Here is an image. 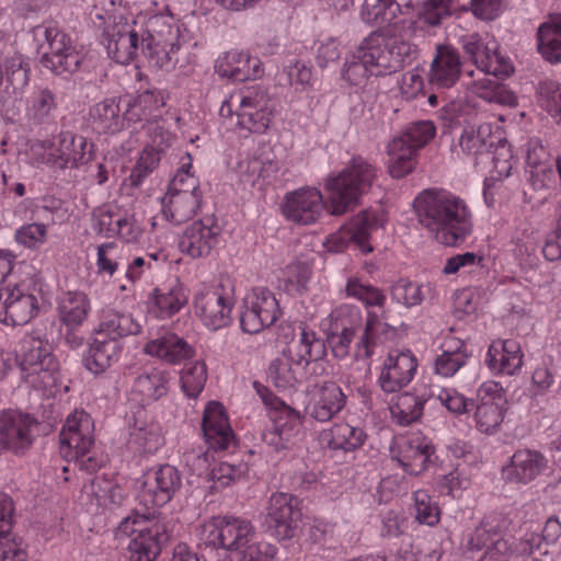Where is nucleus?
<instances>
[{
    "mask_svg": "<svg viewBox=\"0 0 561 561\" xmlns=\"http://www.w3.org/2000/svg\"><path fill=\"white\" fill-rule=\"evenodd\" d=\"M91 312V300L83 291L68 290L58 300V317L68 329L81 327Z\"/></svg>",
    "mask_w": 561,
    "mask_h": 561,
    "instance_id": "obj_49",
    "label": "nucleus"
},
{
    "mask_svg": "<svg viewBox=\"0 0 561 561\" xmlns=\"http://www.w3.org/2000/svg\"><path fill=\"white\" fill-rule=\"evenodd\" d=\"M494 144L489 124L468 125L463 127L458 138V148L474 165L484 164L488 161Z\"/></svg>",
    "mask_w": 561,
    "mask_h": 561,
    "instance_id": "obj_38",
    "label": "nucleus"
},
{
    "mask_svg": "<svg viewBox=\"0 0 561 561\" xmlns=\"http://www.w3.org/2000/svg\"><path fill=\"white\" fill-rule=\"evenodd\" d=\"M538 102L552 117H561V84L553 80L541 81L537 89Z\"/></svg>",
    "mask_w": 561,
    "mask_h": 561,
    "instance_id": "obj_64",
    "label": "nucleus"
},
{
    "mask_svg": "<svg viewBox=\"0 0 561 561\" xmlns=\"http://www.w3.org/2000/svg\"><path fill=\"white\" fill-rule=\"evenodd\" d=\"M92 148L93 145L85 137L61 133L58 142H54L55 167L64 169L87 163L92 157Z\"/></svg>",
    "mask_w": 561,
    "mask_h": 561,
    "instance_id": "obj_44",
    "label": "nucleus"
},
{
    "mask_svg": "<svg viewBox=\"0 0 561 561\" xmlns=\"http://www.w3.org/2000/svg\"><path fill=\"white\" fill-rule=\"evenodd\" d=\"M187 298L180 286L157 288L153 293L149 312L157 318H170L181 310Z\"/></svg>",
    "mask_w": 561,
    "mask_h": 561,
    "instance_id": "obj_59",
    "label": "nucleus"
},
{
    "mask_svg": "<svg viewBox=\"0 0 561 561\" xmlns=\"http://www.w3.org/2000/svg\"><path fill=\"white\" fill-rule=\"evenodd\" d=\"M433 454L432 442L421 433L396 437L390 447L391 458L412 476H417L427 468Z\"/></svg>",
    "mask_w": 561,
    "mask_h": 561,
    "instance_id": "obj_20",
    "label": "nucleus"
},
{
    "mask_svg": "<svg viewBox=\"0 0 561 561\" xmlns=\"http://www.w3.org/2000/svg\"><path fill=\"white\" fill-rule=\"evenodd\" d=\"M405 30L379 28L360 43V57L371 67V75L387 76L401 70L416 56V47Z\"/></svg>",
    "mask_w": 561,
    "mask_h": 561,
    "instance_id": "obj_4",
    "label": "nucleus"
},
{
    "mask_svg": "<svg viewBox=\"0 0 561 561\" xmlns=\"http://www.w3.org/2000/svg\"><path fill=\"white\" fill-rule=\"evenodd\" d=\"M122 351V341L95 329L83 356L84 367L92 374H102L119 359Z\"/></svg>",
    "mask_w": 561,
    "mask_h": 561,
    "instance_id": "obj_35",
    "label": "nucleus"
},
{
    "mask_svg": "<svg viewBox=\"0 0 561 561\" xmlns=\"http://www.w3.org/2000/svg\"><path fill=\"white\" fill-rule=\"evenodd\" d=\"M469 89L474 95L489 103L508 107H514L518 104L517 96L513 91L490 78L474 80Z\"/></svg>",
    "mask_w": 561,
    "mask_h": 561,
    "instance_id": "obj_60",
    "label": "nucleus"
},
{
    "mask_svg": "<svg viewBox=\"0 0 561 561\" xmlns=\"http://www.w3.org/2000/svg\"><path fill=\"white\" fill-rule=\"evenodd\" d=\"M548 469V459L531 449L516 450L503 466L501 476L506 483L527 484Z\"/></svg>",
    "mask_w": 561,
    "mask_h": 561,
    "instance_id": "obj_31",
    "label": "nucleus"
},
{
    "mask_svg": "<svg viewBox=\"0 0 561 561\" xmlns=\"http://www.w3.org/2000/svg\"><path fill=\"white\" fill-rule=\"evenodd\" d=\"M537 49L548 62H561V14L550 15L538 26Z\"/></svg>",
    "mask_w": 561,
    "mask_h": 561,
    "instance_id": "obj_52",
    "label": "nucleus"
},
{
    "mask_svg": "<svg viewBox=\"0 0 561 561\" xmlns=\"http://www.w3.org/2000/svg\"><path fill=\"white\" fill-rule=\"evenodd\" d=\"M345 293L347 297L360 301L367 311L371 308L382 309L387 301V296L382 289L357 276L347 278Z\"/></svg>",
    "mask_w": 561,
    "mask_h": 561,
    "instance_id": "obj_58",
    "label": "nucleus"
},
{
    "mask_svg": "<svg viewBox=\"0 0 561 561\" xmlns=\"http://www.w3.org/2000/svg\"><path fill=\"white\" fill-rule=\"evenodd\" d=\"M141 329L142 325L131 313L112 308L102 309L96 328V330L118 341L128 335L139 334Z\"/></svg>",
    "mask_w": 561,
    "mask_h": 561,
    "instance_id": "obj_51",
    "label": "nucleus"
},
{
    "mask_svg": "<svg viewBox=\"0 0 561 561\" xmlns=\"http://www.w3.org/2000/svg\"><path fill=\"white\" fill-rule=\"evenodd\" d=\"M434 396V389L427 385H416L392 399L389 411L392 421L400 426H408L420 420L425 404Z\"/></svg>",
    "mask_w": 561,
    "mask_h": 561,
    "instance_id": "obj_34",
    "label": "nucleus"
},
{
    "mask_svg": "<svg viewBox=\"0 0 561 561\" xmlns=\"http://www.w3.org/2000/svg\"><path fill=\"white\" fill-rule=\"evenodd\" d=\"M142 25L125 18L114 20L102 33V44L111 59L121 65H129L141 51Z\"/></svg>",
    "mask_w": 561,
    "mask_h": 561,
    "instance_id": "obj_15",
    "label": "nucleus"
},
{
    "mask_svg": "<svg viewBox=\"0 0 561 561\" xmlns=\"http://www.w3.org/2000/svg\"><path fill=\"white\" fill-rule=\"evenodd\" d=\"M169 373L161 369H151L140 374L134 381L131 393L141 404L149 403L163 397L168 391Z\"/></svg>",
    "mask_w": 561,
    "mask_h": 561,
    "instance_id": "obj_55",
    "label": "nucleus"
},
{
    "mask_svg": "<svg viewBox=\"0 0 561 561\" xmlns=\"http://www.w3.org/2000/svg\"><path fill=\"white\" fill-rule=\"evenodd\" d=\"M180 28L170 14L150 16L141 31V51L159 68L172 65V55L180 48Z\"/></svg>",
    "mask_w": 561,
    "mask_h": 561,
    "instance_id": "obj_10",
    "label": "nucleus"
},
{
    "mask_svg": "<svg viewBox=\"0 0 561 561\" xmlns=\"http://www.w3.org/2000/svg\"><path fill=\"white\" fill-rule=\"evenodd\" d=\"M36 422L28 414L19 411H3L0 414V451L23 453L34 440Z\"/></svg>",
    "mask_w": 561,
    "mask_h": 561,
    "instance_id": "obj_28",
    "label": "nucleus"
},
{
    "mask_svg": "<svg viewBox=\"0 0 561 561\" xmlns=\"http://www.w3.org/2000/svg\"><path fill=\"white\" fill-rule=\"evenodd\" d=\"M460 44L477 69L484 75L508 77L513 72L511 60L499 51L495 39L484 42L479 34L472 33L461 36Z\"/></svg>",
    "mask_w": 561,
    "mask_h": 561,
    "instance_id": "obj_18",
    "label": "nucleus"
},
{
    "mask_svg": "<svg viewBox=\"0 0 561 561\" xmlns=\"http://www.w3.org/2000/svg\"><path fill=\"white\" fill-rule=\"evenodd\" d=\"M461 66L460 55L455 47L437 45L430 68V83L437 88H451L460 78Z\"/></svg>",
    "mask_w": 561,
    "mask_h": 561,
    "instance_id": "obj_40",
    "label": "nucleus"
},
{
    "mask_svg": "<svg viewBox=\"0 0 561 561\" xmlns=\"http://www.w3.org/2000/svg\"><path fill=\"white\" fill-rule=\"evenodd\" d=\"M126 128L133 124L142 123L148 135L159 126L157 118L164 106V96L158 90H146L137 95L126 94L119 96Z\"/></svg>",
    "mask_w": 561,
    "mask_h": 561,
    "instance_id": "obj_23",
    "label": "nucleus"
},
{
    "mask_svg": "<svg viewBox=\"0 0 561 561\" xmlns=\"http://www.w3.org/2000/svg\"><path fill=\"white\" fill-rule=\"evenodd\" d=\"M31 68L20 54L0 57V112L14 114L15 103L30 83Z\"/></svg>",
    "mask_w": 561,
    "mask_h": 561,
    "instance_id": "obj_17",
    "label": "nucleus"
},
{
    "mask_svg": "<svg viewBox=\"0 0 561 561\" xmlns=\"http://www.w3.org/2000/svg\"><path fill=\"white\" fill-rule=\"evenodd\" d=\"M301 378V364H298L293 355L284 352L282 356L271 362L268 366V379L279 390L295 389Z\"/></svg>",
    "mask_w": 561,
    "mask_h": 561,
    "instance_id": "obj_56",
    "label": "nucleus"
},
{
    "mask_svg": "<svg viewBox=\"0 0 561 561\" xmlns=\"http://www.w3.org/2000/svg\"><path fill=\"white\" fill-rule=\"evenodd\" d=\"M41 30L48 44V50L42 58L44 67L56 75L77 71L84 59L83 48L55 24L38 27Z\"/></svg>",
    "mask_w": 561,
    "mask_h": 561,
    "instance_id": "obj_13",
    "label": "nucleus"
},
{
    "mask_svg": "<svg viewBox=\"0 0 561 561\" xmlns=\"http://www.w3.org/2000/svg\"><path fill=\"white\" fill-rule=\"evenodd\" d=\"M215 67L219 76L236 81L254 79L262 72L257 58L239 50H231L218 58Z\"/></svg>",
    "mask_w": 561,
    "mask_h": 561,
    "instance_id": "obj_47",
    "label": "nucleus"
},
{
    "mask_svg": "<svg viewBox=\"0 0 561 561\" xmlns=\"http://www.w3.org/2000/svg\"><path fill=\"white\" fill-rule=\"evenodd\" d=\"M330 330H337L345 333L355 332L362 329V333L355 343L354 356L356 359H368L379 345L392 340L397 330L383 321L382 317L375 311L368 310L364 322L360 309L351 304H342L334 308L328 317Z\"/></svg>",
    "mask_w": 561,
    "mask_h": 561,
    "instance_id": "obj_2",
    "label": "nucleus"
},
{
    "mask_svg": "<svg viewBox=\"0 0 561 561\" xmlns=\"http://www.w3.org/2000/svg\"><path fill=\"white\" fill-rule=\"evenodd\" d=\"M280 314L275 295L265 287H255L243 299L240 327L243 332L255 334L273 325Z\"/></svg>",
    "mask_w": 561,
    "mask_h": 561,
    "instance_id": "obj_16",
    "label": "nucleus"
},
{
    "mask_svg": "<svg viewBox=\"0 0 561 561\" xmlns=\"http://www.w3.org/2000/svg\"><path fill=\"white\" fill-rule=\"evenodd\" d=\"M478 400L474 412L476 426L481 433L493 434L504 420L506 404L504 390L499 382L488 380L479 387Z\"/></svg>",
    "mask_w": 561,
    "mask_h": 561,
    "instance_id": "obj_24",
    "label": "nucleus"
},
{
    "mask_svg": "<svg viewBox=\"0 0 561 561\" xmlns=\"http://www.w3.org/2000/svg\"><path fill=\"white\" fill-rule=\"evenodd\" d=\"M416 369L417 360L411 351H392L380 367L377 383L385 393L400 392L412 381Z\"/></svg>",
    "mask_w": 561,
    "mask_h": 561,
    "instance_id": "obj_27",
    "label": "nucleus"
},
{
    "mask_svg": "<svg viewBox=\"0 0 561 561\" xmlns=\"http://www.w3.org/2000/svg\"><path fill=\"white\" fill-rule=\"evenodd\" d=\"M14 507L10 496L0 493V561H26L22 540L10 534Z\"/></svg>",
    "mask_w": 561,
    "mask_h": 561,
    "instance_id": "obj_42",
    "label": "nucleus"
},
{
    "mask_svg": "<svg viewBox=\"0 0 561 561\" xmlns=\"http://www.w3.org/2000/svg\"><path fill=\"white\" fill-rule=\"evenodd\" d=\"M43 296V282L27 276L13 287L0 288V322L8 325L28 323L38 311V299Z\"/></svg>",
    "mask_w": 561,
    "mask_h": 561,
    "instance_id": "obj_9",
    "label": "nucleus"
},
{
    "mask_svg": "<svg viewBox=\"0 0 561 561\" xmlns=\"http://www.w3.org/2000/svg\"><path fill=\"white\" fill-rule=\"evenodd\" d=\"M325 208L320 190L304 186L288 192L282 204V213L291 222L308 226L319 220Z\"/></svg>",
    "mask_w": 561,
    "mask_h": 561,
    "instance_id": "obj_22",
    "label": "nucleus"
},
{
    "mask_svg": "<svg viewBox=\"0 0 561 561\" xmlns=\"http://www.w3.org/2000/svg\"><path fill=\"white\" fill-rule=\"evenodd\" d=\"M253 388L263 403L270 409L268 416L272 425L285 436V440H290L294 444L302 433V417L300 413L275 397L267 387L259 381L253 382Z\"/></svg>",
    "mask_w": 561,
    "mask_h": 561,
    "instance_id": "obj_29",
    "label": "nucleus"
},
{
    "mask_svg": "<svg viewBox=\"0 0 561 561\" xmlns=\"http://www.w3.org/2000/svg\"><path fill=\"white\" fill-rule=\"evenodd\" d=\"M18 360L23 380L34 389L50 390L57 382L59 364L49 342L37 333L26 334Z\"/></svg>",
    "mask_w": 561,
    "mask_h": 561,
    "instance_id": "obj_7",
    "label": "nucleus"
},
{
    "mask_svg": "<svg viewBox=\"0 0 561 561\" xmlns=\"http://www.w3.org/2000/svg\"><path fill=\"white\" fill-rule=\"evenodd\" d=\"M436 135V127L431 121H419L405 126L388 144L389 172L400 179L411 173L420 149L425 147Z\"/></svg>",
    "mask_w": 561,
    "mask_h": 561,
    "instance_id": "obj_8",
    "label": "nucleus"
},
{
    "mask_svg": "<svg viewBox=\"0 0 561 561\" xmlns=\"http://www.w3.org/2000/svg\"><path fill=\"white\" fill-rule=\"evenodd\" d=\"M298 499L291 494L279 492L270 497L266 524L274 530L278 539H289L296 535Z\"/></svg>",
    "mask_w": 561,
    "mask_h": 561,
    "instance_id": "obj_30",
    "label": "nucleus"
},
{
    "mask_svg": "<svg viewBox=\"0 0 561 561\" xmlns=\"http://www.w3.org/2000/svg\"><path fill=\"white\" fill-rule=\"evenodd\" d=\"M306 414L318 422H328L346 404V396L334 381H317L307 387Z\"/></svg>",
    "mask_w": 561,
    "mask_h": 561,
    "instance_id": "obj_25",
    "label": "nucleus"
},
{
    "mask_svg": "<svg viewBox=\"0 0 561 561\" xmlns=\"http://www.w3.org/2000/svg\"><path fill=\"white\" fill-rule=\"evenodd\" d=\"M202 194L183 193H165L161 199V211L163 217L180 225L190 220L199 210L202 205Z\"/></svg>",
    "mask_w": 561,
    "mask_h": 561,
    "instance_id": "obj_48",
    "label": "nucleus"
},
{
    "mask_svg": "<svg viewBox=\"0 0 561 561\" xmlns=\"http://www.w3.org/2000/svg\"><path fill=\"white\" fill-rule=\"evenodd\" d=\"M385 220L382 208L366 209L357 214L339 231L329 237L330 250L340 252L353 243L362 253H370L373 251V247L369 244L370 234L381 227Z\"/></svg>",
    "mask_w": 561,
    "mask_h": 561,
    "instance_id": "obj_14",
    "label": "nucleus"
},
{
    "mask_svg": "<svg viewBox=\"0 0 561 561\" xmlns=\"http://www.w3.org/2000/svg\"><path fill=\"white\" fill-rule=\"evenodd\" d=\"M128 447L139 454H154L164 444L162 430L144 409H138L134 414L130 425Z\"/></svg>",
    "mask_w": 561,
    "mask_h": 561,
    "instance_id": "obj_36",
    "label": "nucleus"
},
{
    "mask_svg": "<svg viewBox=\"0 0 561 561\" xmlns=\"http://www.w3.org/2000/svg\"><path fill=\"white\" fill-rule=\"evenodd\" d=\"M310 276V266L305 262L295 261L282 270L279 280L289 294H298L306 288Z\"/></svg>",
    "mask_w": 561,
    "mask_h": 561,
    "instance_id": "obj_62",
    "label": "nucleus"
},
{
    "mask_svg": "<svg viewBox=\"0 0 561 561\" xmlns=\"http://www.w3.org/2000/svg\"><path fill=\"white\" fill-rule=\"evenodd\" d=\"M221 228L213 217H205L188 225L179 241L180 251L191 259H203L219 244Z\"/></svg>",
    "mask_w": 561,
    "mask_h": 561,
    "instance_id": "obj_26",
    "label": "nucleus"
},
{
    "mask_svg": "<svg viewBox=\"0 0 561 561\" xmlns=\"http://www.w3.org/2000/svg\"><path fill=\"white\" fill-rule=\"evenodd\" d=\"M82 499L89 510L98 513L99 510H114L121 506L126 499V494L117 483L98 477L83 485Z\"/></svg>",
    "mask_w": 561,
    "mask_h": 561,
    "instance_id": "obj_41",
    "label": "nucleus"
},
{
    "mask_svg": "<svg viewBox=\"0 0 561 561\" xmlns=\"http://www.w3.org/2000/svg\"><path fill=\"white\" fill-rule=\"evenodd\" d=\"M206 381L207 366L203 360L187 363L181 370V389L190 399H196L202 393Z\"/></svg>",
    "mask_w": 561,
    "mask_h": 561,
    "instance_id": "obj_61",
    "label": "nucleus"
},
{
    "mask_svg": "<svg viewBox=\"0 0 561 561\" xmlns=\"http://www.w3.org/2000/svg\"><path fill=\"white\" fill-rule=\"evenodd\" d=\"M524 354L516 340H495L485 354L484 363L494 375L513 376L523 367Z\"/></svg>",
    "mask_w": 561,
    "mask_h": 561,
    "instance_id": "obj_37",
    "label": "nucleus"
},
{
    "mask_svg": "<svg viewBox=\"0 0 561 561\" xmlns=\"http://www.w3.org/2000/svg\"><path fill=\"white\" fill-rule=\"evenodd\" d=\"M298 329V341L288 347L286 352L293 355L298 364H318L327 354L324 342L307 325L300 324Z\"/></svg>",
    "mask_w": 561,
    "mask_h": 561,
    "instance_id": "obj_53",
    "label": "nucleus"
},
{
    "mask_svg": "<svg viewBox=\"0 0 561 561\" xmlns=\"http://www.w3.org/2000/svg\"><path fill=\"white\" fill-rule=\"evenodd\" d=\"M202 430L206 443L214 450H225L234 445L236 436L224 405L210 401L204 410Z\"/></svg>",
    "mask_w": 561,
    "mask_h": 561,
    "instance_id": "obj_33",
    "label": "nucleus"
},
{
    "mask_svg": "<svg viewBox=\"0 0 561 561\" xmlns=\"http://www.w3.org/2000/svg\"><path fill=\"white\" fill-rule=\"evenodd\" d=\"M123 259V248L116 242H105L96 248V271L100 275L112 277Z\"/></svg>",
    "mask_w": 561,
    "mask_h": 561,
    "instance_id": "obj_63",
    "label": "nucleus"
},
{
    "mask_svg": "<svg viewBox=\"0 0 561 561\" xmlns=\"http://www.w3.org/2000/svg\"><path fill=\"white\" fill-rule=\"evenodd\" d=\"M417 222L440 244L455 247L472 232V214L466 202L446 190H423L413 202Z\"/></svg>",
    "mask_w": 561,
    "mask_h": 561,
    "instance_id": "obj_1",
    "label": "nucleus"
},
{
    "mask_svg": "<svg viewBox=\"0 0 561 561\" xmlns=\"http://www.w3.org/2000/svg\"><path fill=\"white\" fill-rule=\"evenodd\" d=\"M181 476L170 465L148 470L138 493L139 503L146 508L161 507L169 503L181 486Z\"/></svg>",
    "mask_w": 561,
    "mask_h": 561,
    "instance_id": "obj_19",
    "label": "nucleus"
},
{
    "mask_svg": "<svg viewBox=\"0 0 561 561\" xmlns=\"http://www.w3.org/2000/svg\"><path fill=\"white\" fill-rule=\"evenodd\" d=\"M144 353L171 365L193 356V347L173 332L163 330L157 336L150 337L144 345Z\"/></svg>",
    "mask_w": 561,
    "mask_h": 561,
    "instance_id": "obj_39",
    "label": "nucleus"
},
{
    "mask_svg": "<svg viewBox=\"0 0 561 561\" xmlns=\"http://www.w3.org/2000/svg\"><path fill=\"white\" fill-rule=\"evenodd\" d=\"M470 356L462 340L447 335L440 344V353L434 359L433 370L443 378H451L467 365Z\"/></svg>",
    "mask_w": 561,
    "mask_h": 561,
    "instance_id": "obj_45",
    "label": "nucleus"
},
{
    "mask_svg": "<svg viewBox=\"0 0 561 561\" xmlns=\"http://www.w3.org/2000/svg\"><path fill=\"white\" fill-rule=\"evenodd\" d=\"M93 127L100 133L116 134L126 128L119 98L106 99L90 108Z\"/></svg>",
    "mask_w": 561,
    "mask_h": 561,
    "instance_id": "obj_50",
    "label": "nucleus"
},
{
    "mask_svg": "<svg viewBox=\"0 0 561 561\" xmlns=\"http://www.w3.org/2000/svg\"><path fill=\"white\" fill-rule=\"evenodd\" d=\"M377 179L376 168L363 157H354L337 172H331L324 180L329 211L341 216L359 204Z\"/></svg>",
    "mask_w": 561,
    "mask_h": 561,
    "instance_id": "obj_3",
    "label": "nucleus"
},
{
    "mask_svg": "<svg viewBox=\"0 0 561 561\" xmlns=\"http://www.w3.org/2000/svg\"><path fill=\"white\" fill-rule=\"evenodd\" d=\"M401 5L397 0H365L360 10L362 20L380 28L405 30L412 23L398 20Z\"/></svg>",
    "mask_w": 561,
    "mask_h": 561,
    "instance_id": "obj_43",
    "label": "nucleus"
},
{
    "mask_svg": "<svg viewBox=\"0 0 561 561\" xmlns=\"http://www.w3.org/2000/svg\"><path fill=\"white\" fill-rule=\"evenodd\" d=\"M469 547L472 550L485 548L481 561H516L519 558L512 545L502 537L497 525L490 522H483L476 528L469 540ZM531 561L537 560L531 559Z\"/></svg>",
    "mask_w": 561,
    "mask_h": 561,
    "instance_id": "obj_32",
    "label": "nucleus"
},
{
    "mask_svg": "<svg viewBox=\"0 0 561 561\" xmlns=\"http://www.w3.org/2000/svg\"><path fill=\"white\" fill-rule=\"evenodd\" d=\"M254 536L255 529L252 523L234 516H215L202 526V538L205 543L228 551L231 561L247 543L254 539Z\"/></svg>",
    "mask_w": 561,
    "mask_h": 561,
    "instance_id": "obj_12",
    "label": "nucleus"
},
{
    "mask_svg": "<svg viewBox=\"0 0 561 561\" xmlns=\"http://www.w3.org/2000/svg\"><path fill=\"white\" fill-rule=\"evenodd\" d=\"M237 115V125L250 133L264 134L274 116V103L265 88L245 87L230 95L220 106L221 116Z\"/></svg>",
    "mask_w": 561,
    "mask_h": 561,
    "instance_id": "obj_6",
    "label": "nucleus"
},
{
    "mask_svg": "<svg viewBox=\"0 0 561 561\" xmlns=\"http://www.w3.org/2000/svg\"><path fill=\"white\" fill-rule=\"evenodd\" d=\"M116 536H134L128 545L129 561H154L169 540L165 524L152 512L129 514L118 524Z\"/></svg>",
    "mask_w": 561,
    "mask_h": 561,
    "instance_id": "obj_5",
    "label": "nucleus"
},
{
    "mask_svg": "<svg viewBox=\"0 0 561 561\" xmlns=\"http://www.w3.org/2000/svg\"><path fill=\"white\" fill-rule=\"evenodd\" d=\"M149 137L151 144L144 148L130 174L135 185H139L158 167L162 153L170 146L171 135L161 126H157Z\"/></svg>",
    "mask_w": 561,
    "mask_h": 561,
    "instance_id": "obj_46",
    "label": "nucleus"
},
{
    "mask_svg": "<svg viewBox=\"0 0 561 561\" xmlns=\"http://www.w3.org/2000/svg\"><path fill=\"white\" fill-rule=\"evenodd\" d=\"M194 314L210 331L228 327L236 304L231 290L221 286L198 285L193 295Z\"/></svg>",
    "mask_w": 561,
    "mask_h": 561,
    "instance_id": "obj_11",
    "label": "nucleus"
},
{
    "mask_svg": "<svg viewBox=\"0 0 561 561\" xmlns=\"http://www.w3.org/2000/svg\"><path fill=\"white\" fill-rule=\"evenodd\" d=\"M57 107V95L48 88H35L25 101L26 116L37 123L54 118Z\"/></svg>",
    "mask_w": 561,
    "mask_h": 561,
    "instance_id": "obj_57",
    "label": "nucleus"
},
{
    "mask_svg": "<svg viewBox=\"0 0 561 561\" xmlns=\"http://www.w3.org/2000/svg\"><path fill=\"white\" fill-rule=\"evenodd\" d=\"M367 435L360 426L346 422L334 423L323 433L327 445L334 450L354 451L360 448Z\"/></svg>",
    "mask_w": 561,
    "mask_h": 561,
    "instance_id": "obj_54",
    "label": "nucleus"
},
{
    "mask_svg": "<svg viewBox=\"0 0 561 561\" xmlns=\"http://www.w3.org/2000/svg\"><path fill=\"white\" fill-rule=\"evenodd\" d=\"M94 444V423L83 410L68 415L60 432V454L64 458H78L90 453Z\"/></svg>",
    "mask_w": 561,
    "mask_h": 561,
    "instance_id": "obj_21",
    "label": "nucleus"
}]
</instances>
